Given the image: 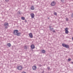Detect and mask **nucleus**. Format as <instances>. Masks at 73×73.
<instances>
[{"label":"nucleus","instance_id":"16","mask_svg":"<svg viewBox=\"0 0 73 73\" xmlns=\"http://www.w3.org/2000/svg\"><path fill=\"white\" fill-rule=\"evenodd\" d=\"M66 21H69V18H66Z\"/></svg>","mask_w":73,"mask_h":73},{"label":"nucleus","instance_id":"4","mask_svg":"<svg viewBox=\"0 0 73 73\" xmlns=\"http://www.w3.org/2000/svg\"><path fill=\"white\" fill-rule=\"evenodd\" d=\"M56 2L54 1H53L51 3V6H54L56 5Z\"/></svg>","mask_w":73,"mask_h":73},{"label":"nucleus","instance_id":"27","mask_svg":"<svg viewBox=\"0 0 73 73\" xmlns=\"http://www.w3.org/2000/svg\"><path fill=\"white\" fill-rule=\"evenodd\" d=\"M52 29H53V28H52Z\"/></svg>","mask_w":73,"mask_h":73},{"label":"nucleus","instance_id":"7","mask_svg":"<svg viewBox=\"0 0 73 73\" xmlns=\"http://www.w3.org/2000/svg\"><path fill=\"white\" fill-rule=\"evenodd\" d=\"M17 32H18V30H15L14 31V35H16V34L17 33Z\"/></svg>","mask_w":73,"mask_h":73},{"label":"nucleus","instance_id":"22","mask_svg":"<svg viewBox=\"0 0 73 73\" xmlns=\"http://www.w3.org/2000/svg\"><path fill=\"white\" fill-rule=\"evenodd\" d=\"M5 28L6 29H7V28H8V27H5Z\"/></svg>","mask_w":73,"mask_h":73},{"label":"nucleus","instance_id":"20","mask_svg":"<svg viewBox=\"0 0 73 73\" xmlns=\"http://www.w3.org/2000/svg\"><path fill=\"white\" fill-rule=\"evenodd\" d=\"M53 32L54 33H56V31H55L54 30L53 31Z\"/></svg>","mask_w":73,"mask_h":73},{"label":"nucleus","instance_id":"19","mask_svg":"<svg viewBox=\"0 0 73 73\" xmlns=\"http://www.w3.org/2000/svg\"><path fill=\"white\" fill-rule=\"evenodd\" d=\"M68 61H71V59H70V58L68 59Z\"/></svg>","mask_w":73,"mask_h":73},{"label":"nucleus","instance_id":"18","mask_svg":"<svg viewBox=\"0 0 73 73\" xmlns=\"http://www.w3.org/2000/svg\"><path fill=\"white\" fill-rule=\"evenodd\" d=\"M25 49H27V46H25Z\"/></svg>","mask_w":73,"mask_h":73},{"label":"nucleus","instance_id":"26","mask_svg":"<svg viewBox=\"0 0 73 73\" xmlns=\"http://www.w3.org/2000/svg\"><path fill=\"white\" fill-rule=\"evenodd\" d=\"M72 40H73V37H72Z\"/></svg>","mask_w":73,"mask_h":73},{"label":"nucleus","instance_id":"17","mask_svg":"<svg viewBox=\"0 0 73 73\" xmlns=\"http://www.w3.org/2000/svg\"><path fill=\"white\" fill-rule=\"evenodd\" d=\"M54 15H55V16H57V13L56 12L54 13Z\"/></svg>","mask_w":73,"mask_h":73},{"label":"nucleus","instance_id":"2","mask_svg":"<svg viewBox=\"0 0 73 73\" xmlns=\"http://www.w3.org/2000/svg\"><path fill=\"white\" fill-rule=\"evenodd\" d=\"M17 69H18V70H22L23 69V66H18L17 67Z\"/></svg>","mask_w":73,"mask_h":73},{"label":"nucleus","instance_id":"5","mask_svg":"<svg viewBox=\"0 0 73 73\" xmlns=\"http://www.w3.org/2000/svg\"><path fill=\"white\" fill-rule=\"evenodd\" d=\"M32 69L33 70H36L37 69V67L36 66H33L32 67Z\"/></svg>","mask_w":73,"mask_h":73},{"label":"nucleus","instance_id":"11","mask_svg":"<svg viewBox=\"0 0 73 73\" xmlns=\"http://www.w3.org/2000/svg\"><path fill=\"white\" fill-rule=\"evenodd\" d=\"M20 35H21V33H17L16 35L18 36H20Z\"/></svg>","mask_w":73,"mask_h":73},{"label":"nucleus","instance_id":"1","mask_svg":"<svg viewBox=\"0 0 73 73\" xmlns=\"http://www.w3.org/2000/svg\"><path fill=\"white\" fill-rule=\"evenodd\" d=\"M62 45L63 47H65V48H69V45L65 44L64 43H62Z\"/></svg>","mask_w":73,"mask_h":73},{"label":"nucleus","instance_id":"21","mask_svg":"<svg viewBox=\"0 0 73 73\" xmlns=\"http://www.w3.org/2000/svg\"><path fill=\"white\" fill-rule=\"evenodd\" d=\"M5 1H6V2H8V1H9V0H5Z\"/></svg>","mask_w":73,"mask_h":73},{"label":"nucleus","instance_id":"23","mask_svg":"<svg viewBox=\"0 0 73 73\" xmlns=\"http://www.w3.org/2000/svg\"><path fill=\"white\" fill-rule=\"evenodd\" d=\"M39 66H40V67L41 66V65H39Z\"/></svg>","mask_w":73,"mask_h":73},{"label":"nucleus","instance_id":"6","mask_svg":"<svg viewBox=\"0 0 73 73\" xmlns=\"http://www.w3.org/2000/svg\"><path fill=\"white\" fill-rule=\"evenodd\" d=\"M29 35L30 38H33V34H32V33H29Z\"/></svg>","mask_w":73,"mask_h":73},{"label":"nucleus","instance_id":"12","mask_svg":"<svg viewBox=\"0 0 73 73\" xmlns=\"http://www.w3.org/2000/svg\"><path fill=\"white\" fill-rule=\"evenodd\" d=\"M31 10H34V9H35L34 6H32L31 7Z\"/></svg>","mask_w":73,"mask_h":73},{"label":"nucleus","instance_id":"15","mask_svg":"<svg viewBox=\"0 0 73 73\" xmlns=\"http://www.w3.org/2000/svg\"><path fill=\"white\" fill-rule=\"evenodd\" d=\"M21 19L22 20H25V18L24 17H22Z\"/></svg>","mask_w":73,"mask_h":73},{"label":"nucleus","instance_id":"14","mask_svg":"<svg viewBox=\"0 0 73 73\" xmlns=\"http://www.w3.org/2000/svg\"><path fill=\"white\" fill-rule=\"evenodd\" d=\"M7 45L9 46V47H10V46H11V44L9 43L7 44Z\"/></svg>","mask_w":73,"mask_h":73},{"label":"nucleus","instance_id":"25","mask_svg":"<svg viewBox=\"0 0 73 73\" xmlns=\"http://www.w3.org/2000/svg\"><path fill=\"white\" fill-rule=\"evenodd\" d=\"M22 73H26V72H22Z\"/></svg>","mask_w":73,"mask_h":73},{"label":"nucleus","instance_id":"10","mask_svg":"<svg viewBox=\"0 0 73 73\" xmlns=\"http://www.w3.org/2000/svg\"><path fill=\"white\" fill-rule=\"evenodd\" d=\"M31 47L32 49H35V45L33 44L31 46Z\"/></svg>","mask_w":73,"mask_h":73},{"label":"nucleus","instance_id":"3","mask_svg":"<svg viewBox=\"0 0 73 73\" xmlns=\"http://www.w3.org/2000/svg\"><path fill=\"white\" fill-rule=\"evenodd\" d=\"M68 28H66L65 29V33L66 34H68L69 33V31H68Z\"/></svg>","mask_w":73,"mask_h":73},{"label":"nucleus","instance_id":"24","mask_svg":"<svg viewBox=\"0 0 73 73\" xmlns=\"http://www.w3.org/2000/svg\"><path fill=\"white\" fill-rule=\"evenodd\" d=\"M63 1H64V0H61V1H62V2H63Z\"/></svg>","mask_w":73,"mask_h":73},{"label":"nucleus","instance_id":"9","mask_svg":"<svg viewBox=\"0 0 73 73\" xmlns=\"http://www.w3.org/2000/svg\"><path fill=\"white\" fill-rule=\"evenodd\" d=\"M4 25L5 27H8L9 25V24L8 23L5 22L4 24Z\"/></svg>","mask_w":73,"mask_h":73},{"label":"nucleus","instance_id":"13","mask_svg":"<svg viewBox=\"0 0 73 73\" xmlns=\"http://www.w3.org/2000/svg\"><path fill=\"white\" fill-rule=\"evenodd\" d=\"M41 52L42 53H45V50H42Z\"/></svg>","mask_w":73,"mask_h":73},{"label":"nucleus","instance_id":"8","mask_svg":"<svg viewBox=\"0 0 73 73\" xmlns=\"http://www.w3.org/2000/svg\"><path fill=\"white\" fill-rule=\"evenodd\" d=\"M31 17L32 19H34V17H35V15L33 13L31 14Z\"/></svg>","mask_w":73,"mask_h":73}]
</instances>
